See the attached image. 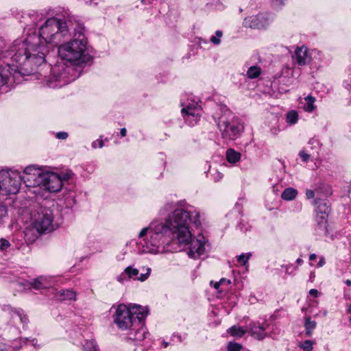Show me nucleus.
Instances as JSON below:
<instances>
[{
  "label": "nucleus",
  "instance_id": "48",
  "mask_svg": "<svg viewBox=\"0 0 351 351\" xmlns=\"http://www.w3.org/2000/svg\"><path fill=\"white\" fill-rule=\"evenodd\" d=\"M223 281H226L225 278H221L219 282H216L213 285L214 288L216 289H219V286L223 284Z\"/></svg>",
  "mask_w": 351,
  "mask_h": 351
},
{
  "label": "nucleus",
  "instance_id": "5",
  "mask_svg": "<svg viewBox=\"0 0 351 351\" xmlns=\"http://www.w3.org/2000/svg\"><path fill=\"white\" fill-rule=\"evenodd\" d=\"M75 26V23H73L70 20L62 22L60 19L57 18H50L46 20L45 23L39 29V35L35 34L29 35L26 38H19L18 40L27 42L32 36L38 38V42L36 44V47H45L47 52L45 57L49 52L47 46L43 43H52L58 45L62 38H65L69 34H71L72 28Z\"/></svg>",
  "mask_w": 351,
  "mask_h": 351
},
{
  "label": "nucleus",
  "instance_id": "6",
  "mask_svg": "<svg viewBox=\"0 0 351 351\" xmlns=\"http://www.w3.org/2000/svg\"><path fill=\"white\" fill-rule=\"evenodd\" d=\"M213 117L224 141H234L241 137L244 124L227 107H220Z\"/></svg>",
  "mask_w": 351,
  "mask_h": 351
},
{
  "label": "nucleus",
  "instance_id": "18",
  "mask_svg": "<svg viewBox=\"0 0 351 351\" xmlns=\"http://www.w3.org/2000/svg\"><path fill=\"white\" fill-rule=\"evenodd\" d=\"M54 298L60 301L75 300L76 293L72 289H61L55 293Z\"/></svg>",
  "mask_w": 351,
  "mask_h": 351
},
{
  "label": "nucleus",
  "instance_id": "2",
  "mask_svg": "<svg viewBox=\"0 0 351 351\" xmlns=\"http://www.w3.org/2000/svg\"><path fill=\"white\" fill-rule=\"evenodd\" d=\"M72 39L58 47V55L61 61L53 66L45 62L40 66L46 68V71H39L41 80L49 88H61L74 81L79 77L73 66H80L90 62L92 56L89 53L88 39L85 35L83 24L76 21L72 28Z\"/></svg>",
  "mask_w": 351,
  "mask_h": 351
},
{
  "label": "nucleus",
  "instance_id": "41",
  "mask_svg": "<svg viewBox=\"0 0 351 351\" xmlns=\"http://www.w3.org/2000/svg\"><path fill=\"white\" fill-rule=\"evenodd\" d=\"M212 176H213L214 181L215 182H217L220 181L223 178V173H221L219 171H216L212 175Z\"/></svg>",
  "mask_w": 351,
  "mask_h": 351
},
{
  "label": "nucleus",
  "instance_id": "9",
  "mask_svg": "<svg viewBox=\"0 0 351 351\" xmlns=\"http://www.w3.org/2000/svg\"><path fill=\"white\" fill-rule=\"evenodd\" d=\"M34 226L39 233L50 232L56 229L58 224L54 221L53 210L49 208H43L34 222Z\"/></svg>",
  "mask_w": 351,
  "mask_h": 351
},
{
  "label": "nucleus",
  "instance_id": "14",
  "mask_svg": "<svg viewBox=\"0 0 351 351\" xmlns=\"http://www.w3.org/2000/svg\"><path fill=\"white\" fill-rule=\"evenodd\" d=\"M271 19L268 13H259L246 17L243 21V25L252 29H263L269 24Z\"/></svg>",
  "mask_w": 351,
  "mask_h": 351
},
{
  "label": "nucleus",
  "instance_id": "3",
  "mask_svg": "<svg viewBox=\"0 0 351 351\" xmlns=\"http://www.w3.org/2000/svg\"><path fill=\"white\" fill-rule=\"evenodd\" d=\"M36 36L27 42L15 40L5 53L10 62L0 64V94L10 90L15 84H20L25 76L38 75V69L45 62L47 49L36 47ZM41 80V77L38 76Z\"/></svg>",
  "mask_w": 351,
  "mask_h": 351
},
{
  "label": "nucleus",
  "instance_id": "11",
  "mask_svg": "<svg viewBox=\"0 0 351 351\" xmlns=\"http://www.w3.org/2000/svg\"><path fill=\"white\" fill-rule=\"evenodd\" d=\"M44 173L36 165H29L23 170L22 181L27 187L40 186L43 180Z\"/></svg>",
  "mask_w": 351,
  "mask_h": 351
},
{
  "label": "nucleus",
  "instance_id": "32",
  "mask_svg": "<svg viewBox=\"0 0 351 351\" xmlns=\"http://www.w3.org/2000/svg\"><path fill=\"white\" fill-rule=\"evenodd\" d=\"M313 343L314 342L311 340H305L300 343V347L304 351H312L313 349Z\"/></svg>",
  "mask_w": 351,
  "mask_h": 351
},
{
  "label": "nucleus",
  "instance_id": "19",
  "mask_svg": "<svg viewBox=\"0 0 351 351\" xmlns=\"http://www.w3.org/2000/svg\"><path fill=\"white\" fill-rule=\"evenodd\" d=\"M304 328H305V335L306 337H311L313 335V332L316 328L317 322L314 320H312L310 317H304Z\"/></svg>",
  "mask_w": 351,
  "mask_h": 351
},
{
  "label": "nucleus",
  "instance_id": "15",
  "mask_svg": "<svg viewBox=\"0 0 351 351\" xmlns=\"http://www.w3.org/2000/svg\"><path fill=\"white\" fill-rule=\"evenodd\" d=\"M270 326V324L267 322L260 323L257 322H250L247 327L252 337L257 340H263L269 335V330Z\"/></svg>",
  "mask_w": 351,
  "mask_h": 351
},
{
  "label": "nucleus",
  "instance_id": "57",
  "mask_svg": "<svg viewBox=\"0 0 351 351\" xmlns=\"http://www.w3.org/2000/svg\"><path fill=\"white\" fill-rule=\"evenodd\" d=\"M296 263L299 265H302L303 263L302 259L300 258H297Z\"/></svg>",
  "mask_w": 351,
  "mask_h": 351
},
{
  "label": "nucleus",
  "instance_id": "55",
  "mask_svg": "<svg viewBox=\"0 0 351 351\" xmlns=\"http://www.w3.org/2000/svg\"><path fill=\"white\" fill-rule=\"evenodd\" d=\"M343 85H344L345 88H347L348 90L351 88V84L347 82H344Z\"/></svg>",
  "mask_w": 351,
  "mask_h": 351
},
{
  "label": "nucleus",
  "instance_id": "37",
  "mask_svg": "<svg viewBox=\"0 0 351 351\" xmlns=\"http://www.w3.org/2000/svg\"><path fill=\"white\" fill-rule=\"evenodd\" d=\"M10 246V242L3 238L0 239V250H5Z\"/></svg>",
  "mask_w": 351,
  "mask_h": 351
},
{
  "label": "nucleus",
  "instance_id": "59",
  "mask_svg": "<svg viewBox=\"0 0 351 351\" xmlns=\"http://www.w3.org/2000/svg\"><path fill=\"white\" fill-rule=\"evenodd\" d=\"M347 313H351V304L347 308Z\"/></svg>",
  "mask_w": 351,
  "mask_h": 351
},
{
  "label": "nucleus",
  "instance_id": "60",
  "mask_svg": "<svg viewBox=\"0 0 351 351\" xmlns=\"http://www.w3.org/2000/svg\"><path fill=\"white\" fill-rule=\"evenodd\" d=\"M230 282H230V280H226V281H223V284L226 283V284H228V285H230Z\"/></svg>",
  "mask_w": 351,
  "mask_h": 351
},
{
  "label": "nucleus",
  "instance_id": "36",
  "mask_svg": "<svg viewBox=\"0 0 351 351\" xmlns=\"http://www.w3.org/2000/svg\"><path fill=\"white\" fill-rule=\"evenodd\" d=\"M282 267L285 269V273L291 275L297 270L298 267L293 264L282 265Z\"/></svg>",
  "mask_w": 351,
  "mask_h": 351
},
{
  "label": "nucleus",
  "instance_id": "35",
  "mask_svg": "<svg viewBox=\"0 0 351 351\" xmlns=\"http://www.w3.org/2000/svg\"><path fill=\"white\" fill-rule=\"evenodd\" d=\"M130 279L129 276L125 270H123L122 273H121L119 276H117V280L121 283H124L125 282L129 281Z\"/></svg>",
  "mask_w": 351,
  "mask_h": 351
},
{
  "label": "nucleus",
  "instance_id": "4",
  "mask_svg": "<svg viewBox=\"0 0 351 351\" xmlns=\"http://www.w3.org/2000/svg\"><path fill=\"white\" fill-rule=\"evenodd\" d=\"M149 313L147 307L134 304L130 308L119 304L113 315L114 322L122 330H128L126 339L136 345L149 338L145 326V319Z\"/></svg>",
  "mask_w": 351,
  "mask_h": 351
},
{
  "label": "nucleus",
  "instance_id": "21",
  "mask_svg": "<svg viewBox=\"0 0 351 351\" xmlns=\"http://www.w3.org/2000/svg\"><path fill=\"white\" fill-rule=\"evenodd\" d=\"M304 101L305 103L303 106L304 110L309 113L313 112L316 108L315 105V98L311 95H308L304 97Z\"/></svg>",
  "mask_w": 351,
  "mask_h": 351
},
{
  "label": "nucleus",
  "instance_id": "47",
  "mask_svg": "<svg viewBox=\"0 0 351 351\" xmlns=\"http://www.w3.org/2000/svg\"><path fill=\"white\" fill-rule=\"evenodd\" d=\"M309 294L311 295H313L315 298L318 297V295H319V291L315 289H311L310 291H309Z\"/></svg>",
  "mask_w": 351,
  "mask_h": 351
},
{
  "label": "nucleus",
  "instance_id": "8",
  "mask_svg": "<svg viewBox=\"0 0 351 351\" xmlns=\"http://www.w3.org/2000/svg\"><path fill=\"white\" fill-rule=\"evenodd\" d=\"M317 205L315 209V221L317 222V233L326 234L328 232V217L330 210V206L327 200H315Z\"/></svg>",
  "mask_w": 351,
  "mask_h": 351
},
{
  "label": "nucleus",
  "instance_id": "46",
  "mask_svg": "<svg viewBox=\"0 0 351 351\" xmlns=\"http://www.w3.org/2000/svg\"><path fill=\"white\" fill-rule=\"evenodd\" d=\"M306 196L308 199H312L315 196V193L313 190L311 189H307L306 191Z\"/></svg>",
  "mask_w": 351,
  "mask_h": 351
},
{
  "label": "nucleus",
  "instance_id": "42",
  "mask_svg": "<svg viewBox=\"0 0 351 351\" xmlns=\"http://www.w3.org/2000/svg\"><path fill=\"white\" fill-rule=\"evenodd\" d=\"M8 215L7 207L4 205H0V219Z\"/></svg>",
  "mask_w": 351,
  "mask_h": 351
},
{
  "label": "nucleus",
  "instance_id": "7",
  "mask_svg": "<svg viewBox=\"0 0 351 351\" xmlns=\"http://www.w3.org/2000/svg\"><path fill=\"white\" fill-rule=\"evenodd\" d=\"M22 182L21 175L18 171L0 170V193L3 195L16 194Z\"/></svg>",
  "mask_w": 351,
  "mask_h": 351
},
{
  "label": "nucleus",
  "instance_id": "24",
  "mask_svg": "<svg viewBox=\"0 0 351 351\" xmlns=\"http://www.w3.org/2000/svg\"><path fill=\"white\" fill-rule=\"evenodd\" d=\"M138 269L141 273L137 278V280L144 282L147 280L151 274L152 269L149 267L142 266Z\"/></svg>",
  "mask_w": 351,
  "mask_h": 351
},
{
  "label": "nucleus",
  "instance_id": "38",
  "mask_svg": "<svg viewBox=\"0 0 351 351\" xmlns=\"http://www.w3.org/2000/svg\"><path fill=\"white\" fill-rule=\"evenodd\" d=\"M55 136L58 139L65 140L68 138L69 134L66 132H58L56 133Z\"/></svg>",
  "mask_w": 351,
  "mask_h": 351
},
{
  "label": "nucleus",
  "instance_id": "43",
  "mask_svg": "<svg viewBox=\"0 0 351 351\" xmlns=\"http://www.w3.org/2000/svg\"><path fill=\"white\" fill-rule=\"evenodd\" d=\"M73 176V173L71 171H68L62 174V176H60L62 180H69Z\"/></svg>",
  "mask_w": 351,
  "mask_h": 351
},
{
  "label": "nucleus",
  "instance_id": "22",
  "mask_svg": "<svg viewBox=\"0 0 351 351\" xmlns=\"http://www.w3.org/2000/svg\"><path fill=\"white\" fill-rule=\"evenodd\" d=\"M298 195V191L293 187L285 189L281 194L282 199L286 201H291L294 199Z\"/></svg>",
  "mask_w": 351,
  "mask_h": 351
},
{
  "label": "nucleus",
  "instance_id": "44",
  "mask_svg": "<svg viewBox=\"0 0 351 351\" xmlns=\"http://www.w3.org/2000/svg\"><path fill=\"white\" fill-rule=\"evenodd\" d=\"M272 2V4L277 7L280 8L285 4V0H271Z\"/></svg>",
  "mask_w": 351,
  "mask_h": 351
},
{
  "label": "nucleus",
  "instance_id": "63",
  "mask_svg": "<svg viewBox=\"0 0 351 351\" xmlns=\"http://www.w3.org/2000/svg\"><path fill=\"white\" fill-rule=\"evenodd\" d=\"M350 322H351V316L350 317V319H349Z\"/></svg>",
  "mask_w": 351,
  "mask_h": 351
},
{
  "label": "nucleus",
  "instance_id": "27",
  "mask_svg": "<svg viewBox=\"0 0 351 351\" xmlns=\"http://www.w3.org/2000/svg\"><path fill=\"white\" fill-rule=\"evenodd\" d=\"M287 122L291 125L295 124L298 120V114L295 110L289 111L287 114Z\"/></svg>",
  "mask_w": 351,
  "mask_h": 351
},
{
  "label": "nucleus",
  "instance_id": "16",
  "mask_svg": "<svg viewBox=\"0 0 351 351\" xmlns=\"http://www.w3.org/2000/svg\"><path fill=\"white\" fill-rule=\"evenodd\" d=\"M293 60L300 66L307 64L311 61L307 47L302 46L297 47L293 55Z\"/></svg>",
  "mask_w": 351,
  "mask_h": 351
},
{
  "label": "nucleus",
  "instance_id": "52",
  "mask_svg": "<svg viewBox=\"0 0 351 351\" xmlns=\"http://www.w3.org/2000/svg\"><path fill=\"white\" fill-rule=\"evenodd\" d=\"M238 228H239V230L241 231H247L248 230V228H245L241 223L238 226Z\"/></svg>",
  "mask_w": 351,
  "mask_h": 351
},
{
  "label": "nucleus",
  "instance_id": "33",
  "mask_svg": "<svg viewBox=\"0 0 351 351\" xmlns=\"http://www.w3.org/2000/svg\"><path fill=\"white\" fill-rule=\"evenodd\" d=\"M186 334L173 333L171 337V340L176 341L177 343H182L186 339Z\"/></svg>",
  "mask_w": 351,
  "mask_h": 351
},
{
  "label": "nucleus",
  "instance_id": "61",
  "mask_svg": "<svg viewBox=\"0 0 351 351\" xmlns=\"http://www.w3.org/2000/svg\"><path fill=\"white\" fill-rule=\"evenodd\" d=\"M86 3H90L92 0H84Z\"/></svg>",
  "mask_w": 351,
  "mask_h": 351
},
{
  "label": "nucleus",
  "instance_id": "12",
  "mask_svg": "<svg viewBox=\"0 0 351 351\" xmlns=\"http://www.w3.org/2000/svg\"><path fill=\"white\" fill-rule=\"evenodd\" d=\"M55 278L49 276H40L30 280H23L19 285L25 289H35L40 291L50 289L55 285Z\"/></svg>",
  "mask_w": 351,
  "mask_h": 351
},
{
  "label": "nucleus",
  "instance_id": "1",
  "mask_svg": "<svg viewBox=\"0 0 351 351\" xmlns=\"http://www.w3.org/2000/svg\"><path fill=\"white\" fill-rule=\"evenodd\" d=\"M162 219L152 221L138 233L136 247L141 253L157 254L164 250L165 245L176 239L182 250L197 259L206 254L209 243L202 234L192 237L189 224L199 228L202 226L200 213L197 208L182 202H167L160 210Z\"/></svg>",
  "mask_w": 351,
  "mask_h": 351
},
{
  "label": "nucleus",
  "instance_id": "58",
  "mask_svg": "<svg viewBox=\"0 0 351 351\" xmlns=\"http://www.w3.org/2000/svg\"><path fill=\"white\" fill-rule=\"evenodd\" d=\"M345 284L347 285V286H351V280L348 279L345 281Z\"/></svg>",
  "mask_w": 351,
  "mask_h": 351
},
{
  "label": "nucleus",
  "instance_id": "13",
  "mask_svg": "<svg viewBox=\"0 0 351 351\" xmlns=\"http://www.w3.org/2000/svg\"><path fill=\"white\" fill-rule=\"evenodd\" d=\"M61 177L56 173L45 172L40 187L49 193H57L62 188Z\"/></svg>",
  "mask_w": 351,
  "mask_h": 351
},
{
  "label": "nucleus",
  "instance_id": "25",
  "mask_svg": "<svg viewBox=\"0 0 351 351\" xmlns=\"http://www.w3.org/2000/svg\"><path fill=\"white\" fill-rule=\"evenodd\" d=\"M228 332L233 337H241L245 334L246 330L241 327L233 326L228 330Z\"/></svg>",
  "mask_w": 351,
  "mask_h": 351
},
{
  "label": "nucleus",
  "instance_id": "31",
  "mask_svg": "<svg viewBox=\"0 0 351 351\" xmlns=\"http://www.w3.org/2000/svg\"><path fill=\"white\" fill-rule=\"evenodd\" d=\"M223 36V32L221 30H217L215 36H212L210 38V42L215 45H219L221 43V38Z\"/></svg>",
  "mask_w": 351,
  "mask_h": 351
},
{
  "label": "nucleus",
  "instance_id": "50",
  "mask_svg": "<svg viewBox=\"0 0 351 351\" xmlns=\"http://www.w3.org/2000/svg\"><path fill=\"white\" fill-rule=\"evenodd\" d=\"M28 341H29L34 347L39 348V346L37 344L38 341L36 339L34 338V339H29Z\"/></svg>",
  "mask_w": 351,
  "mask_h": 351
},
{
  "label": "nucleus",
  "instance_id": "29",
  "mask_svg": "<svg viewBox=\"0 0 351 351\" xmlns=\"http://www.w3.org/2000/svg\"><path fill=\"white\" fill-rule=\"evenodd\" d=\"M85 351H95V350H99L97 343L95 340H86L83 344Z\"/></svg>",
  "mask_w": 351,
  "mask_h": 351
},
{
  "label": "nucleus",
  "instance_id": "40",
  "mask_svg": "<svg viewBox=\"0 0 351 351\" xmlns=\"http://www.w3.org/2000/svg\"><path fill=\"white\" fill-rule=\"evenodd\" d=\"M92 147L93 149L97 148V147H99V148H102L104 145V141L101 139H97L92 143Z\"/></svg>",
  "mask_w": 351,
  "mask_h": 351
},
{
  "label": "nucleus",
  "instance_id": "51",
  "mask_svg": "<svg viewBox=\"0 0 351 351\" xmlns=\"http://www.w3.org/2000/svg\"><path fill=\"white\" fill-rule=\"evenodd\" d=\"M127 130L125 128H123L120 130V135L121 137H124L126 136Z\"/></svg>",
  "mask_w": 351,
  "mask_h": 351
},
{
  "label": "nucleus",
  "instance_id": "10",
  "mask_svg": "<svg viewBox=\"0 0 351 351\" xmlns=\"http://www.w3.org/2000/svg\"><path fill=\"white\" fill-rule=\"evenodd\" d=\"M182 106L181 112L186 123L189 126L195 125L201 117V106L194 100L187 104H182Z\"/></svg>",
  "mask_w": 351,
  "mask_h": 351
},
{
  "label": "nucleus",
  "instance_id": "62",
  "mask_svg": "<svg viewBox=\"0 0 351 351\" xmlns=\"http://www.w3.org/2000/svg\"><path fill=\"white\" fill-rule=\"evenodd\" d=\"M326 315H327V311H325L324 312V316H326Z\"/></svg>",
  "mask_w": 351,
  "mask_h": 351
},
{
  "label": "nucleus",
  "instance_id": "30",
  "mask_svg": "<svg viewBox=\"0 0 351 351\" xmlns=\"http://www.w3.org/2000/svg\"><path fill=\"white\" fill-rule=\"evenodd\" d=\"M252 256L251 253H246V254H241L239 256H237V261L239 263H240L241 265H246V264L248 262V260Z\"/></svg>",
  "mask_w": 351,
  "mask_h": 351
},
{
  "label": "nucleus",
  "instance_id": "17",
  "mask_svg": "<svg viewBox=\"0 0 351 351\" xmlns=\"http://www.w3.org/2000/svg\"><path fill=\"white\" fill-rule=\"evenodd\" d=\"M3 311L9 313L11 316L16 315L19 319L21 323L26 324L28 322V318L24 314V311L21 308H14L10 305H4L2 308Z\"/></svg>",
  "mask_w": 351,
  "mask_h": 351
},
{
  "label": "nucleus",
  "instance_id": "28",
  "mask_svg": "<svg viewBox=\"0 0 351 351\" xmlns=\"http://www.w3.org/2000/svg\"><path fill=\"white\" fill-rule=\"evenodd\" d=\"M28 338H19L12 342V346L14 350H20L28 341Z\"/></svg>",
  "mask_w": 351,
  "mask_h": 351
},
{
  "label": "nucleus",
  "instance_id": "45",
  "mask_svg": "<svg viewBox=\"0 0 351 351\" xmlns=\"http://www.w3.org/2000/svg\"><path fill=\"white\" fill-rule=\"evenodd\" d=\"M308 144L316 147L317 146H319V141L316 138H311L308 141Z\"/></svg>",
  "mask_w": 351,
  "mask_h": 351
},
{
  "label": "nucleus",
  "instance_id": "23",
  "mask_svg": "<svg viewBox=\"0 0 351 351\" xmlns=\"http://www.w3.org/2000/svg\"><path fill=\"white\" fill-rule=\"evenodd\" d=\"M261 74V69L258 66H252L248 68L246 76L249 79L258 78Z\"/></svg>",
  "mask_w": 351,
  "mask_h": 351
},
{
  "label": "nucleus",
  "instance_id": "56",
  "mask_svg": "<svg viewBox=\"0 0 351 351\" xmlns=\"http://www.w3.org/2000/svg\"><path fill=\"white\" fill-rule=\"evenodd\" d=\"M169 343L165 341L162 342V346L164 348H166L169 346Z\"/></svg>",
  "mask_w": 351,
  "mask_h": 351
},
{
  "label": "nucleus",
  "instance_id": "54",
  "mask_svg": "<svg viewBox=\"0 0 351 351\" xmlns=\"http://www.w3.org/2000/svg\"><path fill=\"white\" fill-rule=\"evenodd\" d=\"M143 4H151L154 0H141Z\"/></svg>",
  "mask_w": 351,
  "mask_h": 351
},
{
  "label": "nucleus",
  "instance_id": "34",
  "mask_svg": "<svg viewBox=\"0 0 351 351\" xmlns=\"http://www.w3.org/2000/svg\"><path fill=\"white\" fill-rule=\"evenodd\" d=\"M242 346L236 342H230L227 346V351H241Z\"/></svg>",
  "mask_w": 351,
  "mask_h": 351
},
{
  "label": "nucleus",
  "instance_id": "20",
  "mask_svg": "<svg viewBox=\"0 0 351 351\" xmlns=\"http://www.w3.org/2000/svg\"><path fill=\"white\" fill-rule=\"evenodd\" d=\"M226 157L228 162L236 164L241 160V154L234 149L230 148L226 150Z\"/></svg>",
  "mask_w": 351,
  "mask_h": 351
},
{
  "label": "nucleus",
  "instance_id": "53",
  "mask_svg": "<svg viewBox=\"0 0 351 351\" xmlns=\"http://www.w3.org/2000/svg\"><path fill=\"white\" fill-rule=\"evenodd\" d=\"M317 258V255L315 254H311L309 256L310 261H314Z\"/></svg>",
  "mask_w": 351,
  "mask_h": 351
},
{
  "label": "nucleus",
  "instance_id": "39",
  "mask_svg": "<svg viewBox=\"0 0 351 351\" xmlns=\"http://www.w3.org/2000/svg\"><path fill=\"white\" fill-rule=\"evenodd\" d=\"M299 156L302 158V160L304 162H308L310 159V155L306 153L304 151H300L299 152Z\"/></svg>",
  "mask_w": 351,
  "mask_h": 351
},
{
  "label": "nucleus",
  "instance_id": "49",
  "mask_svg": "<svg viewBox=\"0 0 351 351\" xmlns=\"http://www.w3.org/2000/svg\"><path fill=\"white\" fill-rule=\"evenodd\" d=\"M325 263H326V262H325V259H324V257H321V258H319V262H318L317 265H318V267H322V266H324V265Z\"/></svg>",
  "mask_w": 351,
  "mask_h": 351
},
{
  "label": "nucleus",
  "instance_id": "26",
  "mask_svg": "<svg viewBox=\"0 0 351 351\" xmlns=\"http://www.w3.org/2000/svg\"><path fill=\"white\" fill-rule=\"evenodd\" d=\"M130 279L137 280V278L139 276V269L134 267L132 265H129L126 268H125Z\"/></svg>",
  "mask_w": 351,
  "mask_h": 351
}]
</instances>
